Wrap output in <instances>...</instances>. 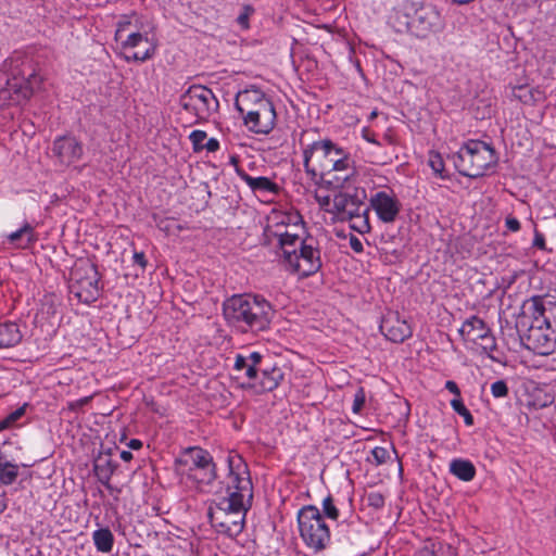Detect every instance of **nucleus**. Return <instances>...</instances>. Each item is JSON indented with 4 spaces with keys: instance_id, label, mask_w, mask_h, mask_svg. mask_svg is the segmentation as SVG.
Listing matches in <instances>:
<instances>
[{
    "instance_id": "nucleus-35",
    "label": "nucleus",
    "mask_w": 556,
    "mask_h": 556,
    "mask_svg": "<svg viewBox=\"0 0 556 556\" xmlns=\"http://www.w3.org/2000/svg\"><path fill=\"white\" fill-rule=\"evenodd\" d=\"M364 501L368 507L379 510L384 506V495L378 491H371L365 494Z\"/></svg>"
},
{
    "instance_id": "nucleus-18",
    "label": "nucleus",
    "mask_w": 556,
    "mask_h": 556,
    "mask_svg": "<svg viewBox=\"0 0 556 556\" xmlns=\"http://www.w3.org/2000/svg\"><path fill=\"white\" fill-rule=\"evenodd\" d=\"M333 207L342 219H348L363 210L365 204L356 193L350 194L348 192H338L333 197Z\"/></svg>"
},
{
    "instance_id": "nucleus-59",
    "label": "nucleus",
    "mask_w": 556,
    "mask_h": 556,
    "mask_svg": "<svg viewBox=\"0 0 556 556\" xmlns=\"http://www.w3.org/2000/svg\"><path fill=\"white\" fill-rule=\"evenodd\" d=\"M7 508V502H5V493H0V514H2Z\"/></svg>"
},
{
    "instance_id": "nucleus-58",
    "label": "nucleus",
    "mask_w": 556,
    "mask_h": 556,
    "mask_svg": "<svg viewBox=\"0 0 556 556\" xmlns=\"http://www.w3.org/2000/svg\"><path fill=\"white\" fill-rule=\"evenodd\" d=\"M167 219H161L159 223H156V226L163 230V231H169V226L167 225Z\"/></svg>"
},
{
    "instance_id": "nucleus-36",
    "label": "nucleus",
    "mask_w": 556,
    "mask_h": 556,
    "mask_svg": "<svg viewBox=\"0 0 556 556\" xmlns=\"http://www.w3.org/2000/svg\"><path fill=\"white\" fill-rule=\"evenodd\" d=\"M142 41H148V37L143 36L140 31L135 30L127 35L125 40H122L123 48H136Z\"/></svg>"
},
{
    "instance_id": "nucleus-20",
    "label": "nucleus",
    "mask_w": 556,
    "mask_h": 556,
    "mask_svg": "<svg viewBox=\"0 0 556 556\" xmlns=\"http://www.w3.org/2000/svg\"><path fill=\"white\" fill-rule=\"evenodd\" d=\"M117 464L112 460L111 454H100L93 463V470L99 482L109 491H113L110 480L117 468Z\"/></svg>"
},
{
    "instance_id": "nucleus-13",
    "label": "nucleus",
    "mask_w": 556,
    "mask_h": 556,
    "mask_svg": "<svg viewBox=\"0 0 556 556\" xmlns=\"http://www.w3.org/2000/svg\"><path fill=\"white\" fill-rule=\"evenodd\" d=\"M52 152L60 163L71 165L81 159L84 148L75 137L62 136L53 141Z\"/></svg>"
},
{
    "instance_id": "nucleus-17",
    "label": "nucleus",
    "mask_w": 556,
    "mask_h": 556,
    "mask_svg": "<svg viewBox=\"0 0 556 556\" xmlns=\"http://www.w3.org/2000/svg\"><path fill=\"white\" fill-rule=\"evenodd\" d=\"M244 125L255 134H269L276 122V111L274 105L270 108H264L262 111L251 113L243 118Z\"/></svg>"
},
{
    "instance_id": "nucleus-23",
    "label": "nucleus",
    "mask_w": 556,
    "mask_h": 556,
    "mask_svg": "<svg viewBox=\"0 0 556 556\" xmlns=\"http://www.w3.org/2000/svg\"><path fill=\"white\" fill-rule=\"evenodd\" d=\"M459 332L469 340L477 341L479 339L484 340L489 338L490 328L480 317L471 316L464 321Z\"/></svg>"
},
{
    "instance_id": "nucleus-60",
    "label": "nucleus",
    "mask_w": 556,
    "mask_h": 556,
    "mask_svg": "<svg viewBox=\"0 0 556 556\" xmlns=\"http://www.w3.org/2000/svg\"><path fill=\"white\" fill-rule=\"evenodd\" d=\"M121 458L124 460V462H129L132 459V453L129 452V451H122L121 452Z\"/></svg>"
},
{
    "instance_id": "nucleus-7",
    "label": "nucleus",
    "mask_w": 556,
    "mask_h": 556,
    "mask_svg": "<svg viewBox=\"0 0 556 556\" xmlns=\"http://www.w3.org/2000/svg\"><path fill=\"white\" fill-rule=\"evenodd\" d=\"M300 535L305 544L316 552L324 549L330 541V530L316 506L307 505L298 513Z\"/></svg>"
},
{
    "instance_id": "nucleus-46",
    "label": "nucleus",
    "mask_w": 556,
    "mask_h": 556,
    "mask_svg": "<svg viewBox=\"0 0 556 556\" xmlns=\"http://www.w3.org/2000/svg\"><path fill=\"white\" fill-rule=\"evenodd\" d=\"M371 455L375 459L376 465L384 464L390 456L389 451L382 446H376L371 451Z\"/></svg>"
},
{
    "instance_id": "nucleus-63",
    "label": "nucleus",
    "mask_w": 556,
    "mask_h": 556,
    "mask_svg": "<svg viewBox=\"0 0 556 556\" xmlns=\"http://www.w3.org/2000/svg\"><path fill=\"white\" fill-rule=\"evenodd\" d=\"M307 134V131H303L302 137H304ZM300 143L303 144V138L300 139Z\"/></svg>"
},
{
    "instance_id": "nucleus-11",
    "label": "nucleus",
    "mask_w": 556,
    "mask_h": 556,
    "mask_svg": "<svg viewBox=\"0 0 556 556\" xmlns=\"http://www.w3.org/2000/svg\"><path fill=\"white\" fill-rule=\"evenodd\" d=\"M287 265L290 271L302 277L316 274L323 265L316 239L313 237L304 238L298 252L294 253Z\"/></svg>"
},
{
    "instance_id": "nucleus-45",
    "label": "nucleus",
    "mask_w": 556,
    "mask_h": 556,
    "mask_svg": "<svg viewBox=\"0 0 556 556\" xmlns=\"http://www.w3.org/2000/svg\"><path fill=\"white\" fill-rule=\"evenodd\" d=\"M279 245L282 250L285 262L286 264H288V262L291 260L294 253L298 252L299 245L288 243L286 241H279Z\"/></svg>"
},
{
    "instance_id": "nucleus-27",
    "label": "nucleus",
    "mask_w": 556,
    "mask_h": 556,
    "mask_svg": "<svg viewBox=\"0 0 556 556\" xmlns=\"http://www.w3.org/2000/svg\"><path fill=\"white\" fill-rule=\"evenodd\" d=\"M233 369L237 371H243V376L248 379V382L242 384L243 388L251 389V384L258 378L260 367L247 364L244 355L238 354L236 356Z\"/></svg>"
},
{
    "instance_id": "nucleus-56",
    "label": "nucleus",
    "mask_w": 556,
    "mask_h": 556,
    "mask_svg": "<svg viewBox=\"0 0 556 556\" xmlns=\"http://www.w3.org/2000/svg\"><path fill=\"white\" fill-rule=\"evenodd\" d=\"M446 390L455 395V397H460V390L455 381L447 380L445 383Z\"/></svg>"
},
{
    "instance_id": "nucleus-51",
    "label": "nucleus",
    "mask_w": 556,
    "mask_h": 556,
    "mask_svg": "<svg viewBox=\"0 0 556 556\" xmlns=\"http://www.w3.org/2000/svg\"><path fill=\"white\" fill-rule=\"evenodd\" d=\"M134 263L139 265L142 269L147 266V258L143 252H135L132 255Z\"/></svg>"
},
{
    "instance_id": "nucleus-34",
    "label": "nucleus",
    "mask_w": 556,
    "mask_h": 556,
    "mask_svg": "<svg viewBox=\"0 0 556 556\" xmlns=\"http://www.w3.org/2000/svg\"><path fill=\"white\" fill-rule=\"evenodd\" d=\"M27 404L11 412L4 419L0 421V430L12 427L17 420H20L26 412Z\"/></svg>"
},
{
    "instance_id": "nucleus-19",
    "label": "nucleus",
    "mask_w": 556,
    "mask_h": 556,
    "mask_svg": "<svg viewBox=\"0 0 556 556\" xmlns=\"http://www.w3.org/2000/svg\"><path fill=\"white\" fill-rule=\"evenodd\" d=\"M236 174L240 177L241 180H243L250 187V189L255 194H277L279 192V186L267 177L250 176L241 167H237Z\"/></svg>"
},
{
    "instance_id": "nucleus-48",
    "label": "nucleus",
    "mask_w": 556,
    "mask_h": 556,
    "mask_svg": "<svg viewBox=\"0 0 556 556\" xmlns=\"http://www.w3.org/2000/svg\"><path fill=\"white\" fill-rule=\"evenodd\" d=\"M247 364L254 367H263V355L258 352H252L248 356H244Z\"/></svg>"
},
{
    "instance_id": "nucleus-22",
    "label": "nucleus",
    "mask_w": 556,
    "mask_h": 556,
    "mask_svg": "<svg viewBox=\"0 0 556 556\" xmlns=\"http://www.w3.org/2000/svg\"><path fill=\"white\" fill-rule=\"evenodd\" d=\"M9 87L0 90V105L8 103H20L27 100L33 94V88L29 83L18 85L17 83H9Z\"/></svg>"
},
{
    "instance_id": "nucleus-33",
    "label": "nucleus",
    "mask_w": 556,
    "mask_h": 556,
    "mask_svg": "<svg viewBox=\"0 0 556 556\" xmlns=\"http://www.w3.org/2000/svg\"><path fill=\"white\" fill-rule=\"evenodd\" d=\"M451 406L453 409L464 418L466 426L473 425V417L469 409L465 406L460 397H454L451 401Z\"/></svg>"
},
{
    "instance_id": "nucleus-55",
    "label": "nucleus",
    "mask_w": 556,
    "mask_h": 556,
    "mask_svg": "<svg viewBox=\"0 0 556 556\" xmlns=\"http://www.w3.org/2000/svg\"><path fill=\"white\" fill-rule=\"evenodd\" d=\"M346 152L338 147L336 143L332 142V149H331V154L328 156V162L331 160H336L337 157H340L341 155L345 154Z\"/></svg>"
},
{
    "instance_id": "nucleus-25",
    "label": "nucleus",
    "mask_w": 556,
    "mask_h": 556,
    "mask_svg": "<svg viewBox=\"0 0 556 556\" xmlns=\"http://www.w3.org/2000/svg\"><path fill=\"white\" fill-rule=\"evenodd\" d=\"M450 472L459 480L468 482L475 478L476 467L468 459L456 458L450 463Z\"/></svg>"
},
{
    "instance_id": "nucleus-10",
    "label": "nucleus",
    "mask_w": 556,
    "mask_h": 556,
    "mask_svg": "<svg viewBox=\"0 0 556 556\" xmlns=\"http://www.w3.org/2000/svg\"><path fill=\"white\" fill-rule=\"evenodd\" d=\"M179 104L185 111L194 115L198 123L207 121L219 106L213 91L202 85L190 86L180 96Z\"/></svg>"
},
{
    "instance_id": "nucleus-49",
    "label": "nucleus",
    "mask_w": 556,
    "mask_h": 556,
    "mask_svg": "<svg viewBox=\"0 0 556 556\" xmlns=\"http://www.w3.org/2000/svg\"><path fill=\"white\" fill-rule=\"evenodd\" d=\"M92 396H85L76 401L68 402L67 407L70 410L77 412L91 401Z\"/></svg>"
},
{
    "instance_id": "nucleus-31",
    "label": "nucleus",
    "mask_w": 556,
    "mask_h": 556,
    "mask_svg": "<svg viewBox=\"0 0 556 556\" xmlns=\"http://www.w3.org/2000/svg\"><path fill=\"white\" fill-rule=\"evenodd\" d=\"M353 173L351 168V159L348 153L329 161V167L325 169V177L330 176L334 172H349Z\"/></svg>"
},
{
    "instance_id": "nucleus-61",
    "label": "nucleus",
    "mask_w": 556,
    "mask_h": 556,
    "mask_svg": "<svg viewBox=\"0 0 556 556\" xmlns=\"http://www.w3.org/2000/svg\"><path fill=\"white\" fill-rule=\"evenodd\" d=\"M229 162H230L231 165H233L235 170L237 169V167H240L239 166V157H238V155H231Z\"/></svg>"
},
{
    "instance_id": "nucleus-8",
    "label": "nucleus",
    "mask_w": 556,
    "mask_h": 556,
    "mask_svg": "<svg viewBox=\"0 0 556 556\" xmlns=\"http://www.w3.org/2000/svg\"><path fill=\"white\" fill-rule=\"evenodd\" d=\"M332 141L330 139L313 141L303 147V165L305 172L315 177L320 175L325 182L340 188L349 179L350 174L346 173L342 177H333V179H325V169L329 167L328 156L331 154Z\"/></svg>"
},
{
    "instance_id": "nucleus-16",
    "label": "nucleus",
    "mask_w": 556,
    "mask_h": 556,
    "mask_svg": "<svg viewBox=\"0 0 556 556\" xmlns=\"http://www.w3.org/2000/svg\"><path fill=\"white\" fill-rule=\"evenodd\" d=\"M283 378L285 372L281 367L263 366L260 367L258 378L251 384V389L256 393L270 392L281 383Z\"/></svg>"
},
{
    "instance_id": "nucleus-41",
    "label": "nucleus",
    "mask_w": 556,
    "mask_h": 556,
    "mask_svg": "<svg viewBox=\"0 0 556 556\" xmlns=\"http://www.w3.org/2000/svg\"><path fill=\"white\" fill-rule=\"evenodd\" d=\"M429 165L430 167L432 168V170L440 175V177L444 178L445 176L443 175V172H444V162L441 157L440 154L435 153V154H431L430 159H429Z\"/></svg>"
},
{
    "instance_id": "nucleus-14",
    "label": "nucleus",
    "mask_w": 556,
    "mask_h": 556,
    "mask_svg": "<svg viewBox=\"0 0 556 556\" xmlns=\"http://www.w3.org/2000/svg\"><path fill=\"white\" fill-rule=\"evenodd\" d=\"M370 206L375 210L379 219L383 223H393L401 210L399 200L386 191L375 193L370 199Z\"/></svg>"
},
{
    "instance_id": "nucleus-1",
    "label": "nucleus",
    "mask_w": 556,
    "mask_h": 556,
    "mask_svg": "<svg viewBox=\"0 0 556 556\" xmlns=\"http://www.w3.org/2000/svg\"><path fill=\"white\" fill-rule=\"evenodd\" d=\"M228 466L226 495L218 504L224 519L211 514V522L219 532L236 536L243 530L245 513L252 505L253 484L248 465L240 456L228 457Z\"/></svg>"
},
{
    "instance_id": "nucleus-6",
    "label": "nucleus",
    "mask_w": 556,
    "mask_h": 556,
    "mask_svg": "<svg viewBox=\"0 0 556 556\" xmlns=\"http://www.w3.org/2000/svg\"><path fill=\"white\" fill-rule=\"evenodd\" d=\"M99 280L97 265L88 260H80L72 268L70 292L79 302L90 304L100 295Z\"/></svg>"
},
{
    "instance_id": "nucleus-5",
    "label": "nucleus",
    "mask_w": 556,
    "mask_h": 556,
    "mask_svg": "<svg viewBox=\"0 0 556 556\" xmlns=\"http://www.w3.org/2000/svg\"><path fill=\"white\" fill-rule=\"evenodd\" d=\"M453 162L460 175L478 178L496 165L497 157L490 144L481 140H469L453 155Z\"/></svg>"
},
{
    "instance_id": "nucleus-38",
    "label": "nucleus",
    "mask_w": 556,
    "mask_h": 556,
    "mask_svg": "<svg viewBox=\"0 0 556 556\" xmlns=\"http://www.w3.org/2000/svg\"><path fill=\"white\" fill-rule=\"evenodd\" d=\"M206 132L204 130H193L190 135H189V139L192 143V147H193V151L194 152H200L204 149V143L203 141L206 139Z\"/></svg>"
},
{
    "instance_id": "nucleus-32",
    "label": "nucleus",
    "mask_w": 556,
    "mask_h": 556,
    "mask_svg": "<svg viewBox=\"0 0 556 556\" xmlns=\"http://www.w3.org/2000/svg\"><path fill=\"white\" fill-rule=\"evenodd\" d=\"M534 91L528 86H515L511 96L525 104L535 101Z\"/></svg>"
},
{
    "instance_id": "nucleus-57",
    "label": "nucleus",
    "mask_w": 556,
    "mask_h": 556,
    "mask_svg": "<svg viewBox=\"0 0 556 556\" xmlns=\"http://www.w3.org/2000/svg\"><path fill=\"white\" fill-rule=\"evenodd\" d=\"M128 446L132 450H139L142 447V442L138 439H131L128 443Z\"/></svg>"
},
{
    "instance_id": "nucleus-42",
    "label": "nucleus",
    "mask_w": 556,
    "mask_h": 556,
    "mask_svg": "<svg viewBox=\"0 0 556 556\" xmlns=\"http://www.w3.org/2000/svg\"><path fill=\"white\" fill-rule=\"evenodd\" d=\"M154 54H155V46L152 45L143 53L135 52V53H132V55L126 56V61L127 62H130V61L144 62L147 60H150Z\"/></svg>"
},
{
    "instance_id": "nucleus-39",
    "label": "nucleus",
    "mask_w": 556,
    "mask_h": 556,
    "mask_svg": "<svg viewBox=\"0 0 556 556\" xmlns=\"http://www.w3.org/2000/svg\"><path fill=\"white\" fill-rule=\"evenodd\" d=\"M323 510L326 517L337 520L339 517V510L333 503V498L329 495L323 501Z\"/></svg>"
},
{
    "instance_id": "nucleus-2",
    "label": "nucleus",
    "mask_w": 556,
    "mask_h": 556,
    "mask_svg": "<svg viewBox=\"0 0 556 556\" xmlns=\"http://www.w3.org/2000/svg\"><path fill=\"white\" fill-rule=\"evenodd\" d=\"M516 328L529 350L552 354L556 349V302L542 296L525 301Z\"/></svg>"
},
{
    "instance_id": "nucleus-37",
    "label": "nucleus",
    "mask_w": 556,
    "mask_h": 556,
    "mask_svg": "<svg viewBox=\"0 0 556 556\" xmlns=\"http://www.w3.org/2000/svg\"><path fill=\"white\" fill-rule=\"evenodd\" d=\"M134 16H135V14L121 16L119 21L117 22V27H116V31H115V39L116 40H122L123 39L124 33L126 30H128V28L132 24L131 20H132Z\"/></svg>"
},
{
    "instance_id": "nucleus-62",
    "label": "nucleus",
    "mask_w": 556,
    "mask_h": 556,
    "mask_svg": "<svg viewBox=\"0 0 556 556\" xmlns=\"http://www.w3.org/2000/svg\"><path fill=\"white\" fill-rule=\"evenodd\" d=\"M364 138L366 139V141L370 142V143H374V144H379V142L371 136L367 135V134H364Z\"/></svg>"
},
{
    "instance_id": "nucleus-3",
    "label": "nucleus",
    "mask_w": 556,
    "mask_h": 556,
    "mask_svg": "<svg viewBox=\"0 0 556 556\" xmlns=\"http://www.w3.org/2000/svg\"><path fill=\"white\" fill-rule=\"evenodd\" d=\"M275 311L261 295L233 294L223 303L226 323L242 333H258L269 328Z\"/></svg>"
},
{
    "instance_id": "nucleus-12",
    "label": "nucleus",
    "mask_w": 556,
    "mask_h": 556,
    "mask_svg": "<svg viewBox=\"0 0 556 556\" xmlns=\"http://www.w3.org/2000/svg\"><path fill=\"white\" fill-rule=\"evenodd\" d=\"M271 105H274L273 102L258 89L240 91L235 101V106L242 118L249 116L250 111L251 113H256Z\"/></svg>"
},
{
    "instance_id": "nucleus-29",
    "label": "nucleus",
    "mask_w": 556,
    "mask_h": 556,
    "mask_svg": "<svg viewBox=\"0 0 556 556\" xmlns=\"http://www.w3.org/2000/svg\"><path fill=\"white\" fill-rule=\"evenodd\" d=\"M93 543L99 552L110 553L113 548L114 536L109 528H101L92 534Z\"/></svg>"
},
{
    "instance_id": "nucleus-47",
    "label": "nucleus",
    "mask_w": 556,
    "mask_h": 556,
    "mask_svg": "<svg viewBox=\"0 0 556 556\" xmlns=\"http://www.w3.org/2000/svg\"><path fill=\"white\" fill-rule=\"evenodd\" d=\"M253 12L254 9L251 5H245L243 11L239 14L237 22L242 28L249 27V17Z\"/></svg>"
},
{
    "instance_id": "nucleus-24",
    "label": "nucleus",
    "mask_w": 556,
    "mask_h": 556,
    "mask_svg": "<svg viewBox=\"0 0 556 556\" xmlns=\"http://www.w3.org/2000/svg\"><path fill=\"white\" fill-rule=\"evenodd\" d=\"M10 243L15 244L20 249H28L37 241V236L34 227L25 223L20 229L13 231L8 236Z\"/></svg>"
},
{
    "instance_id": "nucleus-15",
    "label": "nucleus",
    "mask_w": 556,
    "mask_h": 556,
    "mask_svg": "<svg viewBox=\"0 0 556 556\" xmlns=\"http://www.w3.org/2000/svg\"><path fill=\"white\" fill-rule=\"evenodd\" d=\"M380 329L386 338L394 343H402L412 337V328L397 313L389 314L382 319Z\"/></svg>"
},
{
    "instance_id": "nucleus-64",
    "label": "nucleus",
    "mask_w": 556,
    "mask_h": 556,
    "mask_svg": "<svg viewBox=\"0 0 556 556\" xmlns=\"http://www.w3.org/2000/svg\"><path fill=\"white\" fill-rule=\"evenodd\" d=\"M376 116H377V112H376V111L371 112V114H370V118H374V117H376Z\"/></svg>"
},
{
    "instance_id": "nucleus-44",
    "label": "nucleus",
    "mask_w": 556,
    "mask_h": 556,
    "mask_svg": "<svg viewBox=\"0 0 556 556\" xmlns=\"http://www.w3.org/2000/svg\"><path fill=\"white\" fill-rule=\"evenodd\" d=\"M365 401H366L365 391L363 388H358L354 394L353 406H352L353 413H356V414L359 413L365 405Z\"/></svg>"
},
{
    "instance_id": "nucleus-26",
    "label": "nucleus",
    "mask_w": 556,
    "mask_h": 556,
    "mask_svg": "<svg viewBox=\"0 0 556 556\" xmlns=\"http://www.w3.org/2000/svg\"><path fill=\"white\" fill-rule=\"evenodd\" d=\"M18 476V465L8 459V456L0 450V485L12 484Z\"/></svg>"
},
{
    "instance_id": "nucleus-4",
    "label": "nucleus",
    "mask_w": 556,
    "mask_h": 556,
    "mask_svg": "<svg viewBox=\"0 0 556 556\" xmlns=\"http://www.w3.org/2000/svg\"><path fill=\"white\" fill-rule=\"evenodd\" d=\"M393 25L399 33L407 31L425 39L444 28V18L432 4L406 3L394 14Z\"/></svg>"
},
{
    "instance_id": "nucleus-43",
    "label": "nucleus",
    "mask_w": 556,
    "mask_h": 556,
    "mask_svg": "<svg viewBox=\"0 0 556 556\" xmlns=\"http://www.w3.org/2000/svg\"><path fill=\"white\" fill-rule=\"evenodd\" d=\"M275 235L278 237V242L286 241L288 243H293L299 247L301 245V242L304 240V238H301L298 233H292L289 231L276 232Z\"/></svg>"
},
{
    "instance_id": "nucleus-50",
    "label": "nucleus",
    "mask_w": 556,
    "mask_h": 556,
    "mask_svg": "<svg viewBox=\"0 0 556 556\" xmlns=\"http://www.w3.org/2000/svg\"><path fill=\"white\" fill-rule=\"evenodd\" d=\"M349 244H350V248L355 252V253H362L364 251V247H363V242L361 241L359 238L355 237V236H351L350 239H349Z\"/></svg>"
},
{
    "instance_id": "nucleus-28",
    "label": "nucleus",
    "mask_w": 556,
    "mask_h": 556,
    "mask_svg": "<svg viewBox=\"0 0 556 556\" xmlns=\"http://www.w3.org/2000/svg\"><path fill=\"white\" fill-rule=\"evenodd\" d=\"M414 556H456V549L448 544L431 542L417 551Z\"/></svg>"
},
{
    "instance_id": "nucleus-54",
    "label": "nucleus",
    "mask_w": 556,
    "mask_h": 556,
    "mask_svg": "<svg viewBox=\"0 0 556 556\" xmlns=\"http://www.w3.org/2000/svg\"><path fill=\"white\" fill-rule=\"evenodd\" d=\"M204 149L208 152H216L219 149V141L216 138H210L206 143H204Z\"/></svg>"
},
{
    "instance_id": "nucleus-52",
    "label": "nucleus",
    "mask_w": 556,
    "mask_h": 556,
    "mask_svg": "<svg viewBox=\"0 0 556 556\" xmlns=\"http://www.w3.org/2000/svg\"><path fill=\"white\" fill-rule=\"evenodd\" d=\"M506 227L511 231H518L520 229V223L516 217L508 216L505 220Z\"/></svg>"
},
{
    "instance_id": "nucleus-53",
    "label": "nucleus",
    "mask_w": 556,
    "mask_h": 556,
    "mask_svg": "<svg viewBox=\"0 0 556 556\" xmlns=\"http://www.w3.org/2000/svg\"><path fill=\"white\" fill-rule=\"evenodd\" d=\"M533 247H535L540 250H545V238L539 231H535V233H534Z\"/></svg>"
},
{
    "instance_id": "nucleus-9",
    "label": "nucleus",
    "mask_w": 556,
    "mask_h": 556,
    "mask_svg": "<svg viewBox=\"0 0 556 556\" xmlns=\"http://www.w3.org/2000/svg\"><path fill=\"white\" fill-rule=\"evenodd\" d=\"M177 463L187 467L188 477L201 485L211 484L217 477L212 455L200 446L186 448Z\"/></svg>"
},
{
    "instance_id": "nucleus-21",
    "label": "nucleus",
    "mask_w": 556,
    "mask_h": 556,
    "mask_svg": "<svg viewBox=\"0 0 556 556\" xmlns=\"http://www.w3.org/2000/svg\"><path fill=\"white\" fill-rule=\"evenodd\" d=\"M24 333L21 326L15 321L0 323V350L12 349L23 340Z\"/></svg>"
},
{
    "instance_id": "nucleus-40",
    "label": "nucleus",
    "mask_w": 556,
    "mask_h": 556,
    "mask_svg": "<svg viewBox=\"0 0 556 556\" xmlns=\"http://www.w3.org/2000/svg\"><path fill=\"white\" fill-rule=\"evenodd\" d=\"M491 393L494 397H505L508 395V387L505 380H497L491 384Z\"/></svg>"
},
{
    "instance_id": "nucleus-30",
    "label": "nucleus",
    "mask_w": 556,
    "mask_h": 556,
    "mask_svg": "<svg viewBox=\"0 0 556 556\" xmlns=\"http://www.w3.org/2000/svg\"><path fill=\"white\" fill-rule=\"evenodd\" d=\"M348 220L351 223V228L362 235L369 232L371 229L368 218V207L366 206L354 214L353 217H349Z\"/></svg>"
}]
</instances>
